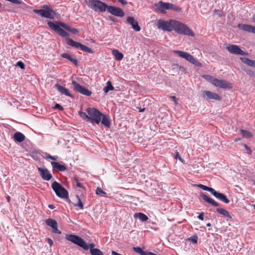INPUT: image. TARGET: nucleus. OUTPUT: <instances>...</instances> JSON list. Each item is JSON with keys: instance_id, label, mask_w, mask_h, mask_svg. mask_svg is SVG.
Masks as SVG:
<instances>
[{"instance_id": "f03ea898", "label": "nucleus", "mask_w": 255, "mask_h": 255, "mask_svg": "<svg viewBox=\"0 0 255 255\" xmlns=\"http://www.w3.org/2000/svg\"><path fill=\"white\" fill-rule=\"evenodd\" d=\"M47 24L51 29L56 32L59 35L63 37H68L69 36V34L63 30L62 27L66 29L73 34L77 33L79 32L78 29L74 28H71L67 24L61 22L57 21L55 23H54L51 21H48L47 22Z\"/></svg>"}, {"instance_id": "bf43d9fd", "label": "nucleus", "mask_w": 255, "mask_h": 255, "mask_svg": "<svg viewBox=\"0 0 255 255\" xmlns=\"http://www.w3.org/2000/svg\"><path fill=\"white\" fill-rule=\"evenodd\" d=\"M252 21L255 22V17H253Z\"/></svg>"}, {"instance_id": "3c124183", "label": "nucleus", "mask_w": 255, "mask_h": 255, "mask_svg": "<svg viewBox=\"0 0 255 255\" xmlns=\"http://www.w3.org/2000/svg\"><path fill=\"white\" fill-rule=\"evenodd\" d=\"M48 207H49V208H50L51 209H54L55 208V206L52 204H49L48 205Z\"/></svg>"}, {"instance_id": "13d9d810", "label": "nucleus", "mask_w": 255, "mask_h": 255, "mask_svg": "<svg viewBox=\"0 0 255 255\" xmlns=\"http://www.w3.org/2000/svg\"><path fill=\"white\" fill-rule=\"evenodd\" d=\"M207 227H210V226H211V224H210V223H208V224H207Z\"/></svg>"}, {"instance_id": "79ce46f5", "label": "nucleus", "mask_w": 255, "mask_h": 255, "mask_svg": "<svg viewBox=\"0 0 255 255\" xmlns=\"http://www.w3.org/2000/svg\"><path fill=\"white\" fill-rule=\"evenodd\" d=\"M72 63H73L75 65L77 66L78 65V61L75 58H73L72 56L70 58L69 60Z\"/></svg>"}, {"instance_id": "4468645a", "label": "nucleus", "mask_w": 255, "mask_h": 255, "mask_svg": "<svg viewBox=\"0 0 255 255\" xmlns=\"http://www.w3.org/2000/svg\"><path fill=\"white\" fill-rule=\"evenodd\" d=\"M201 96L202 98L207 100H215L217 101L221 100V97L217 93L209 91H203L202 92Z\"/></svg>"}, {"instance_id": "ea45409f", "label": "nucleus", "mask_w": 255, "mask_h": 255, "mask_svg": "<svg viewBox=\"0 0 255 255\" xmlns=\"http://www.w3.org/2000/svg\"><path fill=\"white\" fill-rule=\"evenodd\" d=\"M61 56L64 58L67 59L69 60H70V58L71 57V56L70 55H69L68 53H62L61 54Z\"/></svg>"}, {"instance_id": "49530a36", "label": "nucleus", "mask_w": 255, "mask_h": 255, "mask_svg": "<svg viewBox=\"0 0 255 255\" xmlns=\"http://www.w3.org/2000/svg\"><path fill=\"white\" fill-rule=\"evenodd\" d=\"M10 2L14 4H20L21 3L19 0H10Z\"/></svg>"}, {"instance_id": "bb28decb", "label": "nucleus", "mask_w": 255, "mask_h": 255, "mask_svg": "<svg viewBox=\"0 0 255 255\" xmlns=\"http://www.w3.org/2000/svg\"><path fill=\"white\" fill-rule=\"evenodd\" d=\"M14 139L15 141L21 142L24 140L25 136L22 133L17 132L14 134Z\"/></svg>"}, {"instance_id": "473e14b6", "label": "nucleus", "mask_w": 255, "mask_h": 255, "mask_svg": "<svg viewBox=\"0 0 255 255\" xmlns=\"http://www.w3.org/2000/svg\"><path fill=\"white\" fill-rule=\"evenodd\" d=\"M133 250L136 253L140 254V255H146L147 252H144L141 248L139 247H133Z\"/></svg>"}, {"instance_id": "412c9836", "label": "nucleus", "mask_w": 255, "mask_h": 255, "mask_svg": "<svg viewBox=\"0 0 255 255\" xmlns=\"http://www.w3.org/2000/svg\"><path fill=\"white\" fill-rule=\"evenodd\" d=\"M51 164L53 169L59 171H64L66 170V167L65 165L61 164L59 162L52 161Z\"/></svg>"}, {"instance_id": "6e6552de", "label": "nucleus", "mask_w": 255, "mask_h": 255, "mask_svg": "<svg viewBox=\"0 0 255 255\" xmlns=\"http://www.w3.org/2000/svg\"><path fill=\"white\" fill-rule=\"evenodd\" d=\"M51 187L56 195L59 197L66 199L68 198V191L56 181L52 183Z\"/></svg>"}, {"instance_id": "052dcab7", "label": "nucleus", "mask_w": 255, "mask_h": 255, "mask_svg": "<svg viewBox=\"0 0 255 255\" xmlns=\"http://www.w3.org/2000/svg\"><path fill=\"white\" fill-rule=\"evenodd\" d=\"M49 18H54V17H51V16H50V17H48Z\"/></svg>"}, {"instance_id": "37998d69", "label": "nucleus", "mask_w": 255, "mask_h": 255, "mask_svg": "<svg viewBox=\"0 0 255 255\" xmlns=\"http://www.w3.org/2000/svg\"><path fill=\"white\" fill-rule=\"evenodd\" d=\"M198 238L197 236L192 237L189 239V240L191 241L193 243H197Z\"/></svg>"}, {"instance_id": "c85d7f7f", "label": "nucleus", "mask_w": 255, "mask_h": 255, "mask_svg": "<svg viewBox=\"0 0 255 255\" xmlns=\"http://www.w3.org/2000/svg\"><path fill=\"white\" fill-rule=\"evenodd\" d=\"M195 186L199 187L200 188L202 189V190H204L205 191H208L211 192L212 194L214 190V189L211 188V187H207V186L202 185V184H197V185H195Z\"/></svg>"}, {"instance_id": "4c0bfd02", "label": "nucleus", "mask_w": 255, "mask_h": 255, "mask_svg": "<svg viewBox=\"0 0 255 255\" xmlns=\"http://www.w3.org/2000/svg\"><path fill=\"white\" fill-rule=\"evenodd\" d=\"M73 184L79 188H83L82 184L79 181L77 178H75L73 181Z\"/></svg>"}, {"instance_id": "1a4fd4ad", "label": "nucleus", "mask_w": 255, "mask_h": 255, "mask_svg": "<svg viewBox=\"0 0 255 255\" xmlns=\"http://www.w3.org/2000/svg\"><path fill=\"white\" fill-rule=\"evenodd\" d=\"M173 52L175 54H177L179 56L182 57L187 61L189 62L190 63L197 66L198 67H201L202 64L199 62L196 58H195L192 55L188 53L181 51H177L173 50Z\"/></svg>"}, {"instance_id": "de8ad7c7", "label": "nucleus", "mask_w": 255, "mask_h": 255, "mask_svg": "<svg viewBox=\"0 0 255 255\" xmlns=\"http://www.w3.org/2000/svg\"><path fill=\"white\" fill-rule=\"evenodd\" d=\"M203 216H204V213L202 212V213H200L198 218L200 220H204Z\"/></svg>"}, {"instance_id": "7ed1b4c3", "label": "nucleus", "mask_w": 255, "mask_h": 255, "mask_svg": "<svg viewBox=\"0 0 255 255\" xmlns=\"http://www.w3.org/2000/svg\"><path fill=\"white\" fill-rule=\"evenodd\" d=\"M65 238L67 240L78 245L85 250L87 251L89 249L90 250H95L94 247L95 245L94 244L92 243L88 246L83 239L77 235L72 234L66 235Z\"/></svg>"}, {"instance_id": "6ab92c4d", "label": "nucleus", "mask_w": 255, "mask_h": 255, "mask_svg": "<svg viewBox=\"0 0 255 255\" xmlns=\"http://www.w3.org/2000/svg\"><path fill=\"white\" fill-rule=\"evenodd\" d=\"M238 27L244 31L255 33V26H253L248 24H239L238 25Z\"/></svg>"}, {"instance_id": "39448f33", "label": "nucleus", "mask_w": 255, "mask_h": 255, "mask_svg": "<svg viewBox=\"0 0 255 255\" xmlns=\"http://www.w3.org/2000/svg\"><path fill=\"white\" fill-rule=\"evenodd\" d=\"M86 112L89 115V121L92 124H99L101 121L102 113L94 108H89L86 110Z\"/></svg>"}, {"instance_id": "b1692460", "label": "nucleus", "mask_w": 255, "mask_h": 255, "mask_svg": "<svg viewBox=\"0 0 255 255\" xmlns=\"http://www.w3.org/2000/svg\"><path fill=\"white\" fill-rule=\"evenodd\" d=\"M134 218H138L141 222L146 221L148 218V217L142 213H136L134 214Z\"/></svg>"}, {"instance_id": "8fccbe9b", "label": "nucleus", "mask_w": 255, "mask_h": 255, "mask_svg": "<svg viewBox=\"0 0 255 255\" xmlns=\"http://www.w3.org/2000/svg\"><path fill=\"white\" fill-rule=\"evenodd\" d=\"M47 242L50 246H52L53 245V241L51 239L48 238L47 239Z\"/></svg>"}, {"instance_id": "680f3d73", "label": "nucleus", "mask_w": 255, "mask_h": 255, "mask_svg": "<svg viewBox=\"0 0 255 255\" xmlns=\"http://www.w3.org/2000/svg\"><path fill=\"white\" fill-rule=\"evenodd\" d=\"M254 208L255 209V205H254Z\"/></svg>"}, {"instance_id": "09e8293b", "label": "nucleus", "mask_w": 255, "mask_h": 255, "mask_svg": "<svg viewBox=\"0 0 255 255\" xmlns=\"http://www.w3.org/2000/svg\"><path fill=\"white\" fill-rule=\"evenodd\" d=\"M118 1L123 5H126L127 3L126 0H118Z\"/></svg>"}, {"instance_id": "72a5a7b5", "label": "nucleus", "mask_w": 255, "mask_h": 255, "mask_svg": "<svg viewBox=\"0 0 255 255\" xmlns=\"http://www.w3.org/2000/svg\"><path fill=\"white\" fill-rule=\"evenodd\" d=\"M76 200L77 201L78 203H74V205L75 206H78L81 210L83 209L84 206L83 203L82 202V201H81V200L80 199L79 197L78 196H76Z\"/></svg>"}, {"instance_id": "9d476101", "label": "nucleus", "mask_w": 255, "mask_h": 255, "mask_svg": "<svg viewBox=\"0 0 255 255\" xmlns=\"http://www.w3.org/2000/svg\"><path fill=\"white\" fill-rule=\"evenodd\" d=\"M174 22V20L165 21L160 19L157 22L156 26L158 29L163 31H171L173 30Z\"/></svg>"}, {"instance_id": "c756f323", "label": "nucleus", "mask_w": 255, "mask_h": 255, "mask_svg": "<svg viewBox=\"0 0 255 255\" xmlns=\"http://www.w3.org/2000/svg\"><path fill=\"white\" fill-rule=\"evenodd\" d=\"M114 88L112 85L111 82L109 81L107 83V86L104 88V91L107 93L109 91L114 90Z\"/></svg>"}, {"instance_id": "dca6fc26", "label": "nucleus", "mask_w": 255, "mask_h": 255, "mask_svg": "<svg viewBox=\"0 0 255 255\" xmlns=\"http://www.w3.org/2000/svg\"><path fill=\"white\" fill-rule=\"evenodd\" d=\"M38 170L43 180L49 181L52 178V176L47 169L39 167Z\"/></svg>"}, {"instance_id": "603ef678", "label": "nucleus", "mask_w": 255, "mask_h": 255, "mask_svg": "<svg viewBox=\"0 0 255 255\" xmlns=\"http://www.w3.org/2000/svg\"><path fill=\"white\" fill-rule=\"evenodd\" d=\"M244 147L245 148L247 149V150H249L250 151V153H251V151L250 150V149L249 148V147L246 144L244 145Z\"/></svg>"}, {"instance_id": "e2e57ef3", "label": "nucleus", "mask_w": 255, "mask_h": 255, "mask_svg": "<svg viewBox=\"0 0 255 255\" xmlns=\"http://www.w3.org/2000/svg\"><path fill=\"white\" fill-rule=\"evenodd\" d=\"M1 6V3H0V7Z\"/></svg>"}, {"instance_id": "f8f14e48", "label": "nucleus", "mask_w": 255, "mask_h": 255, "mask_svg": "<svg viewBox=\"0 0 255 255\" xmlns=\"http://www.w3.org/2000/svg\"><path fill=\"white\" fill-rule=\"evenodd\" d=\"M72 85L73 88V89L84 95H86L87 96H90L92 94V92L90 91L88 89L85 88L83 86L80 85L77 82L75 81H73L72 82Z\"/></svg>"}, {"instance_id": "423d86ee", "label": "nucleus", "mask_w": 255, "mask_h": 255, "mask_svg": "<svg viewBox=\"0 0 255 255\" xmlns=\"http://www.w3.org/2000/svg\"><path fill=\"white\" fill-rule=\"evenodd\" d=\"M42 9H34L33 11L41 16H60V13L57 10H54L49 5L44 4L41 6Z\"/></svg>"}, {"instance_id": "aec40b11", "label": "nucleus", "mask_w": 255, "mask_h": 255, "mask_svg": "<svg viewBox=\"0 0 255 255\" xmlns=\"http://www.w3.org/2000/svg\"><path fill=\"white\" fill-rule=\"evenodd\" d=\"M55 87L56 88L58 91L61 94L70 97H72V95L70 94V92L67 88L58 84H56Z\"/></svg>"}, {"instance_id": "5701e85b", "label": "nucleus", "mask_w": 255, "mask_h": 255, "mask_svg": "<svg viewBox=\"0 0 255 255\" xmlns=\"http://www.w3.org/2000/svg\"><path fill=\"white\" fill-rule=\"evenodd\" d=\"M101 117H102L101 121L102 124L104 125L106 127H110L111 126V122L109 118L106 115H103V114Z\"/></svg>"}, {"instance_id": "9b49d317", "label": "nucleus", "mask_w": 255, "mask_h": 255, "mask_svg": "<svg viewBox=\"0 0 255 255\" xmlns=\"http://www.w3.org/2000/svg\"><path fill=\"white\" fill-rule=\"evenodd\" d=\"M67 43L72 47L80 48L82 50L87 52L89 53H92L93 50L88 47L81 44L80 43L75 42L71 39H67Z\"/></svg>"}, {"instance_id": "4d7b16f0", "label": "nucleus", "mask_w": 255, "mask_h": 255, "mask_svg": "<svg viewBox=\"0 0 255 255\" xmlns=\"http://www.w3.org/2000/svg\"><path fill=\"white\" fill-rule=\"evenodd\" d=\"M240 140V138H237V139H235V141L237 142V141H239Z\"/></svg>"}, {"instance_id": "f3484780", "label": "nucleus", "mask_w": 255, "mask_h": 255, "mask_svg": "<svg viewBox=\"0 0 255 255\" xmlns=\"http://www.w3.org/2000/svg\"><path fill=\"white\" fill-rule=\"evenodd\" d=\"M127 21L128 24L131 25L132 28L135 31L138 32L140 30V28L137 22L134 19V17H128Z\"/></svg>"}, {"instance_id": "ddd939ff", "label": "nucleus", "mask_w": 255, "mask_h": 255, "mask_svg": "<svg viewBox=\"0 0 255 255\" xmlns=\"http://www.w3.org/2000/svg\"><path fill=\"white\" fill-rule=\"evenodd\" d=\"M226 49L231 54L239 55H247L246 52L241 49L239 46L236 45L229 44L226 46Z\"/></svg>"}, {"instance_id": "a211bd4d", "label": "nucleus", "mask_w": 255, "mask_h": 255, "mask_svg": "<svg viewBox=\"0 0 255 255\" xmlns=\"http://www.w3.org/2000/svg\"><path fill=\"white\" fill-rule=\"evenodd\" d=\"M212 194L217 199H219L221 201L228 204L230 202L229 200L227 198V196L225 195L224 194L218 192L215 190L212 193Z\"/></svg>"}, {"instance_id": "864d4df0", "label": "nucleus", "mask_w": 255, "mask_h": 255, "mask_svg": "<svg viewBox=\"0 0 255 255\" xmlns=\"http://www.w3.org/2000/svg\"><path fill=\"white\" fill-rule=\"evenodd\" d=\"M176 158H178L180 160H181V157L179 156V155L178 154L176 155Z\"/></svg>"}, {"instance_id": "e433bc0d", "label": "nucleus", "mask_w": 255, "mask_h": 255, "mask_svg": "<svg viewBox=\"0 0 255 255\" xmlns=\"http://www.w3.org/2000/svg\"><path fill=\"white\" fill-rule=\"evenodd\" d=\"M96 193L97 195H100L101 196H105L106 195V192L103 191L100 188H97L96 191Z\"/></svg>"}, {"instance_id": "6e6d98bb", "label": "nucleus", "mask_w": 255, "mask_h": 255, "mask_svg": "<svg viewBox=\"0 0 255 255\" xmlns=\"http://www.w3.org/2000/svg\"><path fill=\"white\" fill-rule=\"evenodd\" d=\"M144 110H145V109H144V108H143V109H140V110H139V112H144Z\"/></svg>"}, {"instance_id": "cd10ccee", "label": "nucleus", "mask_w": 255, "mask_h": 255, "mask_svg": "<svg viewBox=\"0 0 255 255\" xmlns=\"http://www.w3.org/2000/svg\"><path fill=\"white\" fill-rule=\"evenodd\" d=\"M217 212L226 217H229L230 218H231V216L230 215L229 212L224 209L218 208L217 209Z\"/></svg>"}, {"instance_id": "4be33fe9", "label": "nucleus", "mask_w": 255, "mask_h": 255, "mask_svg": "<svg viewBox=\"0 0 255 255\" xmlns=\"http://www.w3.org/2000/svg\"><path fill=\"white\" fill-rule=\"evenodd\" d=\"M201 197L202 199L207 203L210 204L215 207H218L219 206V204L217 202H216L213 199L209 198L206 195L202 194L201 195Z\"/></svg>"}, {"instance_id": "5fc2aeb1", "label": "nucleus", "mask_w": 255, "mask_h": 255, "mask_svg": "<svg viewBox=\"0 0 255 255\" xmlns=\"http://www.w3.org/2000/svg\"><path fill=\"white\" fill-rule=\"evenodd\" d=\"M112 17H111V16L108 17V18H109V19H110L111 20H112V21H115V20L113 18H112Z\"/></svg>"}, {"instance_id": "a18cd8bd", "label": "nucleus", "mask_w": 255, "mask_h": 255, "mask_svg": "<svg viewBox=\"0 0 255 255\" xmlns=\"http://www.w3.org/2000/svg\"><path fill=\"white\" fill-rule=\"evenodd\" d=\"M54 108L55 109H58L60 111H62L63 109L61 105H60L59 104H56L55 105Z\"/></svg>"}, {"instance_id": "f257e3e1", "label": "nucleus", "mask_w": 255, "mask_h": 255, "mask_svg": "<svg viewBox=\"0 0 255 255\" xmlns=\"http://www.w3.org/2000/svg\"><path fill=\"white\" fill-rule=\"evenodd\" d=\"M86 4L95 11L104 12L107 11L114 16H124L123 10L119 7L108 5L100 0H85Z\"/></svg>"}, {"instance_id": "0eeeda50", "label": "nucleus", "mask_w": 255, "mask_h": 255, "mask_svg": "<svg viewBox=\"0 0 255 255\" xmlns=\"http://www.w3.org/2000/svg\"><path fill=\"white\" fill-rule=\"evenodd\" d=\"M173 30L180 34L193 36L194 33L186 25L175 20Z\"/></svg>"}, {"instance_id": "2eb2a0df", "label": "nucleus", "mask_w": 255, "mask_h": 255, "mask_svg": "<svg viewBox=\"0 0 255 255\" xmlns=\"http://www.w3.org/2000/svg\"><path fill=\"white\" fill-rule=\"evenodd\" d=\"M45 223L47 226L52 229L53 233L58 234H61V232L58 229L57 223L55 220L49 218L46 220Z\"/></svg>"}, {"instance_id": "2f4dec72", "label": "nucleus", "mask_w": 255, "mask_h": 255, "mask_svg": "<svg viewBox=\"0 0 255 255\" xmlns=\"http://www.w3.org/2000/svg\"><path fill=\"white\" fill-rule=\"evenodd\" d=\"M90 254L91 255H104L103 252L99 249H95V250H90Z\"/></svg>"}, {"instance_id": "f704fd0d", "label": "nucleus", "mask_w": 255, "mask_h": 255, "mask_svg": "<svg viewBox=\"0 0 255 255\" xmlns=\"http://www.w3.org/2000/svg\"><path fill=\"white\" fill-rule=\"evenodd\" d=\"M79 115L83 119L86 120L87 121H89V115L87 112H80Z\"/></svg>"}, {"instance_id": "c03bdc74", "label": "nucleus", "mask_w": 255, "mask_h": 255, "mask_svg": "<svg viewBox=\"0 0 255 255\" xmlns=\"http://www.w3.org/2000/svg\"><path fill=\"white\" fill-rule=\"evenodd\" d=\"M170 99L174 103L175 105H177L178 104L176 98L175 96H171L170 97Z\"/></svg>"}, {"instance_id": "58836bf2", "label": "nucleus", "mask_w": 255, "mask_h": 255, "mask_svg": "<svg viewBox=\"0 0 255 255\" xmlns=\"http://www.w3.org/2000/svg\"><path fill=\"white\" fill-rule=\"evenodd\" d=\"M45 158L50 159H52L53 160H56L57 159L58 157H57V156H52L50 155V154L46 153Z\"/></svg>"}, {"instance_id": "a19ab883", "label": "nucleus", "mask_w": 255, "mask_h": 255, "mask_svg": "<svg viewBox=\"0 0 255 255\" xmlns=\"http://www.w3.org/2000/svg\"><path fill=\"white\" fill-rule=\"evenodd\" d=\"M16 65L19 67L21 69H24L25 68V65L22 61H19L17 62Z\"/></svg>"}, {"instance_id": "0e129e2a", "label": "nucleus", "mask_w": 255, "mask_h": 255, "mask_svg": "<svg viewBox=\"0 0 255 255\" xmlns=\"http://www.w3.org/2000/svg\"><path fill=\"white\" fill-rule=\"evenodd\" d=\"M255 184V181L254 182Z\"/></svg>"}, {"instance_id": "393cba45", "label": "nucleus", "mask_w": 255, "mask_h": 255, "mask_svg": "<svg viewBox=\"0 0 255 255\" xmlns=\"http://www.w3.org/2000/svg\"><path fill=\"white\" fill-rule=\"evenodd\" d=\"M112 53L115 59L118 61H121L124 57V55L119 52L118 50L114 49L112 50Z\"/></svg>"}, {"instance_id": "c9c22d12", "label": "nucleus", "mask_w": 255, "mask_h": 255, "mask_svg": "<svg viewBox=\"0 0 255 255\" xmlns=\"http://www.w3.org/2000/svg\"><path fill=\"white\" fill-rule=\"evenodd\" d=\"M214 14L215 15L223 16L225 15V13L222 10L215 9L214 10Z\"/></svg>"}, {"instance_id": "7c9ffc66", "label": "nucleus", "mask_w": 255, "mask_h": 255, "mask_svg": "<svg viewBox=\"0 0 255 255\" xmlns=\"http://www.w3.org/2000/svg\"><path fill=\"white\" fill-rule=\"evenodd\" d=\"M240 132H241V133L242 134V135L244 137L250 138L253 136V134L249 131L244 130V129H241Z\"/></svg>"}, {"instance_id": "20e7f679", "label": "nucleus", "mask_w": 255, "mask_h": 255, "mask_svg": "<svg viewBox=\"0 0 255 255\" xmlns=\"http://www.w3.org/2000/svg\"><path fill=\"white\" fill-rule=\"evenodd\" d=\"M207 81L216 87L223 89H232L231 84L225 80H219L210 75H205L203 76Z\"/></svg>"}, {"instance_id": "a878e982", "label": "nucleus", "mask_w": 255, "mask_h": 255, "mask_svg": "<svg viewBox=\"0 0 255 255\" xmlns=\"http://www.w3.org/2000/svg\"><path fill=\"white\" fill-rule=\"evenodd\" d=\"M240 59L245 64L255 68V60H250L249 58L245 57H241Z\"/></svg>"}]
</instances>
